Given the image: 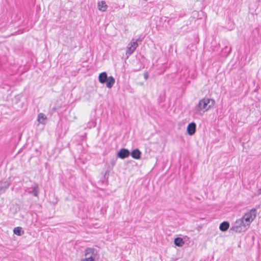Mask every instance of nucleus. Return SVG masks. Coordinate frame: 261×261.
I'll return each mask as SVG.
<instances>
[{"label": "nucleus", "instance_id": "nucleus-10", "mask_svg": "<svg viewBox=\"0 0 261 261\" xmlns=\"http://www.w3.org/2000/svg\"><path fill=\"white\" fill-rule=\"evenodd\" d=\"M141 154V151L138 148L133 150L130 153L132 157L137 160L140 159Z\"/></svg>", "mask_w": 261, "mask_h": 261}, {"label": "nucleus", "instance_id": "nucleus-16", "mask_svg": "<svg viewBox=\"0 0 261 261\" xmlns=\"http://www.w3.org/2000/svg\"><path fill=\"white\" fill-rule=\"evenodd\" d=\"M38 186L37 185L35 184L32 187V191L29 192V193L32 194L34 196H37L38 194Z\"/></svg>", "mask_w": 261, "mask_h": 261}, {"label": "nucleus", "instance_id": "nucleus-5", "mask_svg": "<svg viewBox=\"0 0 261 261\" xmlns=\"http://www.w3.org/2000/svg\"><path fill=\"white\" fill-rule=\"evenodd\" d=\"M85 258L81 259V261H95L96 254L95 249L89 248L85 250Z\"/></svg>", "mask_w": 261, "mask_h": 261}, {"label": "nucleus", "instance_id": "nucleus-20", "mask_svg": "<svg viewBox=\"0 0 261 261\" xmlns=\"http://www.w3.org/2000/svg\"><path fill=\"white\" fill-rule=\"evenodd\" d=\"M257 192L258 194H261V188L258 190Z\"/></svg>", "mask_w": 261, "mask_h": 261}, {"label": "nucleus", "instance_id": "nucleus-13", "mask_svg": "<svg viewBox=\"0 0 261 261\" xmlns=\"http://www.w3.org/2000/svg\"><path fill=\"white\" fill-rule=\"evenodd\" d=\"M47 118L43 113H39L38 115L37 120L40 123L45 124Z\"/></svg>", "mask_w": 261, "mask_h": 261}, {"label": "nucleus", "instance_id": "nucleus-18", "mask_svg": "<svg viewBox=\"0 0 261 261\" xmlns=\"http://www.w3.org/2000/svg\"><path fill=\"white\" fill-rule=\"evenodd\" d=\"M116 163V160L115 159H112L111 161V164L112 166H114Z\"/></svg>", "mask_w": 261, "mask_h": 261}, {"label": "nucleus", "instance_id": "nucleus-9", "mask_svg": "<svg viewBox=\"0 0 261 261\" xmlns=\"http://www.w3.org/2000/svg\"><path fill=\"white\" fill-rule=\"evenodd\" d=\"M107 74L106 72H101L99 74L98 76L99 82L101 84H105L108 80Z\"/></svg>", "mask_w": 261, "mask_h": 261}, {"label": "nucleus", "instance_id": "nucleus-19", "mask_svg": "<svg viewBox=\"0 0 261 261\" xmlns=\"http://www.w3.org/2000/svg\"><path fill=\"white\" fill-rule=\"evenodd\" d=\"M144 78L145 80H147L148 78V74L147 72H145L144 73Z\"/></svg>", "mask_w": 261, "mask_h": 261}, {"label": "nucleus", "instance_id": "nucleus-12", "mask_svg": "<svg viewBox=\"0 0 261 261\" xmlns=\"http://www.w3.org/2000/svg\"><path fill=\"white\" fill-rule=\"evenodd\" d=\"M115 79L112 76H109L106 83L107 87L109 88H112L115 84Z\"/></svg>", "mask_w": 261, "mask_h": 261}, {"label": "nucleus", "instance_id": "nucleus-4", "mask_svg": "<svg viewBox=\"0 0 261 261\" xmlns=\"http://www.w3.org/2000/svg\"><path fill=\"white\" fill-rule=\"evenodd\" d=\"M141 40L139 39H133L130 42H129L126 47V55L127 58L130 56L135 50L136 48L138 46V41L141 42Z\"/></svg>", "mask_w": 261, "mask_h": 261}, {"label": "nucleus", "instance_id": "nucleus-7", "mask_svg": "<svg viewBox=\"0 0 261 261\" xmlns=\"http://www.w3.org/2000/svg\"><path fill=\"white\" fill-rule=\"evenodd\" d=\"M130 154V152L128 149L125 148L121 149L117 153V156L121 159L127 158Z\"/></svg>", "mask_w": 261, "mask_h": 261}, {"label": "nucleus", "instance_id": "nucleus-17", "mask_svg": "<svg viewBox=\"0 0 261 261\" xmlns=\"http://www.w3.org/2000/svg\"><path fill=\"white\" fill-rule=\"evenodd\" d=\"M13 232L14 234L19 236L23 233V231H22V228L20 227H15L13 229Z\"/></svg>", "mask_w": 261, "mask_h": 261}, {"label": "nucleus", "instance_id": "nucleus-1", "mask_svg": "<svg viewBox=\"0 0 261 261\" xmlns=\"http://www.w3.org/2000/svg\"><path fill=\"white\" fill-rule=\"evenodd\" d=\"M215 101L211 98H204L201 99L196 108V113L202 111L203 112L210 109L215 105Z\"/></svg>", "mask_w": 261, "mask_h": 261}, {"label": "nucleus", "instance_id": "nucleus-2", "mask_svg": "<svg viewBox=\"0 0 261 261\" xmlns=\"http://www.w3.org/2000/svg\"><path fill=\"white\" fill-rule=\"evenodd\" d=\"M248 226L245 224V222L241 219H238L233 223L230 230L236 232H241L245 231Z\"/></svg>", "mask_w": 261, "mask_h": 261}, {"label": "nucleus", "instance_id": "nucleus-8", "mask_svg": "<svg viewBox=\"0 0 261 261\" xmlns=\"http://www.w3.org/2000/svg\"><path fill=\"white\" fill-rule=\"evenodd\" d=\"M196 124L194 122H191L188 124L187 128V133L190 135H193L196 132Z\"/></svg>", "mask_w": 261, "mask_h": 261}, {"label": "nucleus", "instance_id": "nucleus-3", "mask_svg": "<svg viewBox=\"0 0 261 261\" xmlns=\"http://www.w3.org/2000/svg\"><path fill=\"white\" fill-rule=\"evenodd\" d=\"M257 211L255 208H252L249 212L246 213L241 218V219L245 222V224L250 226L251 223L254 220L256 216Z\"/></svg>", "mask_w": 261, "mask_h": 261}, {"label": "nucleus", "instance_id": "nucleus-6", "mask_svg": "<svg viewBox=\"0 0 261 261\" xmlns=\"http://www.w3.org/2000/svg\"><path fill=\"white\" fill-rule=\"evenodd\" d=\"M11 184L10 178H9L6 181H0V194L4 193L9 188Z\"/></svg>", "mask_w": 261, "mask_h": 261}, {"label": "nucleus", "instance_id": "nucleus-11", "mask_svg": "<svg viewBox=\"0 0 261 261\" xmlns=\"http://www.w3.org/2000/svg\"><path fill=\"white\" fill-rule=\"evenodd\" d=\"M97 5L99 10L102 12L106 11L108 8V6L107 5L106 2L103 1L99 2Z\"/></svg>", "mask_w": 261, "mask_h": 261}, {"label": "nucleus", "instance_id": "nucleus-15", "mask_svg": "<svg viewBox=\"0 0 261 261\" xmlns=\"http://www.w3.org/2000/svg\"><path fill=\"white\" fill-rule=\"evenodd\" d=\"M174 244L178 247H181L184 244V241L181 238H176L174 239Z\"/></svg>", "mask_w": 261, "mask_h": 261}, {"label": "nucleus", "instance_id": "nucleus-14", "mask_svg": "<svg viewBox=\"0 0 261 261\" xmlns=\"http://www.w3.org/2000/svg\"><path fill=\"white\" fill-rule=\"evenodd\" d=\"M229 227V224L228 222L224 221L221 223L219 226L220 229L222 231L227 230Z\"/></svg>", "mask_w": 261, "mask_h": 261}]
</instances>
